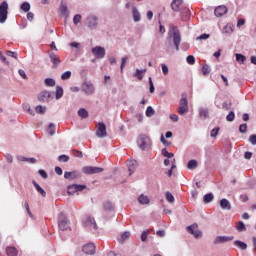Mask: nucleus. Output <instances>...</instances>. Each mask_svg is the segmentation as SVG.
I'll list each match as a JSON object with an SVG mask.
<instances>
[{
    "mask_svg": "<svg viewBox=\"0 0 256 256\" xmlns=\"http://www.w3.org/2000/svg\"><path fill=\"white\" fill-rule=\"evenodd\" d=\"M104 211H114L115 205L111 201H106L103 203Z\"/></svg>",
    "mask_w": 256,
    "mask_h": 256,
    "instance_id": "obj_30",
    "label": "nucleus"
},
{
    "mask_svg": "<svg viewBox=\"0 0 256 256\" xmlns=\"http://www.w3.org/2000/svg\"><path fill=\"white\" fill-rule=\"evenodd\" d=\"M64 179H68V181H75V179H81V173L77 171L64 172Z\"/></svg>",
    "mask_w": 256,
    "mask_h": 256,
    "instance_id": "obj_18",
    "label": "nucleus"
},
{
    "mask_svg": "<svg viewBox=\"0 0 256 256\" xmlns=\"http://www.w3.org/2000/svg\"><path fill=\"white\" fill-rule=\"evenodd\" d=\"M155 115V109L153 107L148 106L146 109V117H153Z\"/></svg>",
    "mask_w": 256,
    "mask_h": 256,
    "instance_id": "obj_44",
    "label": "nucleus"
},
{
    "mask_svg": "<svg viewBox=\"0 0 256 256\" xmlns=\"http://www.w3.org/2000/svg\"><path fill=\"white\" fill-rule=\"evenodd\" d=\"M186 61L189 65H195V56L193 55L187 56Z\"/></svg>",
    "mask_w": 256,
    "mask_h": 256,
    "instance_id": "obj_53",
    "label": "nucleus"
},
{
    "mask_svg": "<svg viewBox=\"0 0 256 256\" xmlns=\"http://www.w3.org/2000/svg\"><path fill=\"white\" fill-rule=\"evenodd\" d=\"M138 203L140 205H149V203H151V199H149V196H145L144 194H141L138 197Z\"/></svg>",
    "mask_w": 256,
    "mask_h": 256,
    "instance_id": "obj_24",
    "label": "nucleus"
},
{
    "mask_svg": "<svg viewBox=\"0 0 256 256\" xmlns=\"http://www.w3.org/2000/svg\"><path fill=\"white\" fill-rule=\"evenodd\" d=\"M249 141L252 145H256V135H251Z\"/></svg>",
    "mask_w": 256,
    "mask_h": 256,
    "instance_id": "obj_64",
    "label": "nucleus"
},
{
    "mask_svg": "<svg viewBox=\"0 0 256 256\" xmlns=\"http://www.w3.org/2000/svg\"><path fill=\"white\" fill-rule=\"evenodd\" d=\"M81 90L85 95H94L95 85L92 82L85 81L81 86Z\"/></svg>",
    "mask_w": 256,
    "mask_h": 256,
    "instance_id": "obj_7",
    "label": "nucleus"
},
{
    "mask_svg": "<svg viewBox=\"0 0 256 256\" xmlns=\"http://www.w3.org/2000/svg\"><path fill=\"white\" fill-rule=\"evenodd\" d=\"M220 207L223 211H231V202L226 198L220 200Z\"/></svg>",
    "mask_w": 256,
    "mask_h": 256,
    "instance_id": "obj_22",
    "label": "nucleus"
},
{
    "mask_svg": "<svg viewBox=\"0 0 256 256\" xmlns=\"http://www.w3.org/2000/svg\"><path fill=\"white\" fill-rule=\"evenodd\" d=\"M85 189H87V185L71 184V185L67 186V193H68V195H75V193L85 191Z\"/></svg>",
    "mask_w": 256,
    "mask_h": 256,
    "instance_id": "obj_5",
    "label": "nucleus"
},
{
    "mask_svg": "<svg viewBox=\"0 0 256 256\" xmlns=\"http://www.w3.org/2000/svg\"><path fill=\"white\" fill-rule=\"evenodd\" d=\"M126 165H127L129 175L131 176L133 175V173H135L139 164L137 163V160L132 159V160H128L126 162Z\"/></svg>",
    "mask_w": 256,
    "mask_h": 256,
    "instance_id": "obj_17",
    "label": "nucleus"
},
{
    "mask_svg": "<svg viewBox=\"0 0 256 256\" xmlns=\"http://www.w3.org/2000/svg\"><path fill=\"white\" fill-rule=\"evenodd\" d=\"M187 231L188 233H190V235H193L195 239H199V237H201L202 235L201 231L199 230V225L197 224H192L188 226Z\"/></svg>",
    "mask_w": 256,
    "mask_h": 256,
    "instance_id": "obj_13",
    "label": "nucleus"
},
{
    "mask_svg": "<svg viewBox=\"0 0 256 256\" xmlns=\"http://www.w3.org/2000/svg\"><path fill=\"white\" fill-rule=\"evenodd\" d=\"M210 35L209 34H202L199 37H197V40L200 41H207V39H209Z\"/></svg>",
    "mask_w": 256,
    "mask_h": 256,
    "instance_id": "obj_60",
    "label": "nucleus"
},
{
    "mask_svg": "<svg viewBox=\"0 0 256 256\" xmlns=\"http://www.w3.org/2000/svg\"><path fill=\"white\" fill-rule=\"evenodd\" d=\"M146 72H147V69H144V70L136 69L134 77H137V79H139V81H142L143 80V73H146Z\"/></svg>",
    "mask_w": 256,
    "mask_h": 256,
    "instance_id": "obj_34",
    "label": "nucleus"
},
{
    "mask_svg": "<svg viewBox=\"0 0 256 256\" xmlns=\"http://www.w3.org/2000/svg\"><path fill=\"white\" fill-rule=\"evenodd\" d=\"M202 73L203 75H209V73H211V66H209L208 64H205L202 67Z\"/></svg>",
    "mask_w": 256,
    "mask_h": 256,
    "instance_id": "obj_46",
    "label": "nucleus"
},
{
    "mask_svg": "<svg viewBox=\"0 0 256 256\" xmlns=\"http://www.w3.org/2000/svg\"><path fill=\"white\" fill-rule=\"evenodd\" d=\"M148 81H149V91H150V93H155V86L153 85V79L151 77H149Z\"/></svg>",
    "mask_w": 256,
    "mask_h": 256,
    "instance_id": "obj_55",
    "label": "nucleus"
},
{
    "mask_svg": "<svg viewBox=\"0 0 256 256\" xmlns=\"http://www.w3.org/2000/svg\"><path fill=\"white\" fill-rule=\"evenodd\" d=\"M165 197L168 203H175V196H173L171 192H166Z\"/></svg>",
    "mask_w": 256,
    "mask_h": 256,
    "instance_id": "obj_40",
    "label": "nucleus"
},
{
    "mask_svg": "<svg viewBox=\"0 0 256 256\" xmlns=\"http://www.w3.org/2000/svg\"><path fill=\"white\" fill-rule=\"evenodd\" d=\"M198 112H199V117L201 119H207V117H209V109L208 108H199Z\"/></svg>",
    "mask_w": 256,
    "mask_h": 256,
    "instance_id": "obj_28",
    "label": "nucleus"
},
{
    "mask_svg": "<svg viewBox=\"0 0 256 256\" xmlns=\"http://www.w3.org/2000/svg\"><path fill=\"white\" fill-rule=\"evenodd\" d=\"M99 24V19L95 15H90L86 18L85 25L88 29H97V25Z\"/></svg>",
    "mask_w": 256,
    "mask_h": 256,
    "instance_id": "obj_9",
    "label": "nucleus"
},
{
    "mask_svg": "<svg viewBox=\"0 0 256 256\" xmlns=\"http://www.w3.org/2000/svg\"><path fill=\"white\" fill-rule=\"evenodd\" d=\"M73 154L75 155V157H79L80 159H82L83 157V152L79 150H73Z\"/></svg>",
    "mask_w": 256,
    "mask_h": 256,
    "instance_id": "obj_63",
    "label": "nucleus"
},
{
    "mask_svg": "<svg viewBox=\"0 0 256 256\" xmlns=\"http://www.w3.org/2000/svg\"><path fill=\"white\" fill-rule=\"evenodd\" d=\"M171 38L176 51H179V45H181V32H179V29H177L175 26H172L168 31V39Z\"/></svg>",
    "mask_w": 256,
    "mask_h": 256,
    "instance_id": "obj_1",
    "label": "nucleus"
},
{
    "mask_svg": "<svg viewBox=\"0 0 256 256\" xmlns=\"http://www.w3.org/2000/svg\"><path fill=\"white\" fill-rule=\"evenodd\" d=\"M162 155L163 157H167V159H172V157H175L174 153H170L165 148L162 149Z\"/></svg>",
    "mask_w": 256,
    "mask_h": 256,
    "instance_id": "obj_43",
    "label": "nucleus"
},
{
    "mask_svg": "<svg viewBox=\"0 0 256 256\" xmlns=\"http://www.w3.org/2000/svg\"><path fill=\"white\" fill-rule=\"evenodd\" d=\"M138 145L142 151H145V149L151 146V138L145 135L140 136L138 139Z\"/></svg>",
    "mask_w": 256,
    "mask_h": 256,
    "instance_id": "obj_10",
    "label": "nucleus"
},
{
    "mask_svg": "<svg viewBox=\"0 0 256 256\" xmlns=\"http://www.w3.org/2000/svg\"><path fill=\"white\" fill-rule=\"evenodd\" d=\"M78 117H80L81 119H88L89 111H87V109H85V108H80L78 110Z\"/></svg>",
    "mask_w": 256,
    "mask_h": 256,
    "instance_id": "obj_29",
    "label": "nucleus"
},
{
    "mask_svg": "<svg viewBox=\"0 0 256 256\" xmlns=\"http://www.w3.org/2000/svg\"><path fill=\"white\" fill-rule=\"evenodd\" d=\"M132 17H133L134 23H139V21H141V13H139V10H137V7H133Z\"/></svg>",
    "mask_w": 256,
    "mask_h": 256,
    "instance_id": "obj_25",
    "label": "nucleus"
},
{
    "mask_svg": "<svg viewBox=\"0 0 256 256\" xmlns=\"http://www.w3.org/2000/svg\"><path fill=\"white\" fill-rule=\"evenodd\" d=\"M213 199H214L213 193H208V194L204 195V197H203L204 203H211V201H213Z\"/></svg>",
    "mask_w": 256,
    "mask_h": 256,
    "instance_id": "obj_39",
    "label": "nucleus"
},
{
    "mask_svg": "<svg viewBox=\"0 0 256 256\" xmlns=\"http://www.w3.org/2000/svg\"><path fill=\"white\" fill-rule=\"evenodd\" d=\"M20 9L24 11V13H29V11H31V4L24 2L21 4Z\"/></svg>",
    "mask_w": 256,
    "mask_h": 256,
    "instance_id": "obj_36",
    "label": "nucleus"
},
{
    "mask_svg": "<svg viewBox=\"0 0 256 256\" xmlns=\"http://www.w3.org/2000/svg\"><path fill=\"white\" fill-rule=\"evenodd\" d=\"M24 111H27L30 115H35V112L31 109V106L28 103L22 105Z\"/></svg>",
    "mask_w": 256,
    "mask_h": 256,
    "instance_id": "obj_42",
    "label": "nucleus"
},
{
    "mask_svg": "<svg viewBox=\"0 0 256 256\" xmlns=\"http://www.w3.org/2000/svg\"><path fill=\"white\" fill-rule=\"evenodd\" d=\"M129 59V57L127 56H124L122 58V62H121V66H120V71L121 73H123V70L125 69V63H127V60Z\"/></svg>",
    "mask_w": 256,
    "mask_h": 256,
    "instance_id": "obj_54",
    "label": "nucleus"
},
{
    "mask_svg": "<svg viewBox=\"0 0 256 256\" xmlns=\"http://www.w3.org/2000/svg\"><path fill=\"white\" fill-rule=\"evenodd\" d=\"M60 15L62 17H65V19H69V16L71 15V12L69 11V8L67 7V4L61 3L60 5Z\"/></svg>",
    "mask_w": 256,
    "mask_h": 256,
    "instance_id": "obj_20",
    "label": "nucleus"
},
{
    "mask_svg": "<svg viewBox=\"0 0 256 256\" xmlns=\"http://www.w3.org/2000/svg\"><path fill=\"white\" fill-rule=\"evenodd\" d=\"M163 75H169V67L167 64H161Z\"/></svg>",
    "mask_w": 256,
    "mask_h": 256,
    "instance_id": "obj_57",
    "label": "nucleus"
},
{
    "mask_svg": "<svg viewBox=\"0 0 256 256\" xmlns=\"http://www.w3.org/2000/svg\"><path fill=\"white\" fill-rule=\"evenodd\" d=\"M104 169L97 166H85L82 168V172L85 173V175H95L97 173H103Z\"/></svg>",
    "mask_w": 256,
    "mask_h": 256,
    "instance_id": "obj_8",
    "label": "nucleus"
},
{
    "mask_svg": "<svg viewBox=\"0 0 256 256\" xmlns=\"http://www.w3.org/2000/svg\"><path fill=\"white\" fill-rule=\"evenodd\" d=\"M235 57H236V61L240 65H243V63H245V61H247V57H245V55H243V54H235Z\"/></svg>",
    "mask_w": 256,
    "mask_h": 256,
    "instance_id": "obj_35",
    "label": "nucleus"
},
{
    "mask_svg": "<svg viewBox=\"0 0 256 256\" xmlns=\"http://www.w3.org/2000/svg\"><path fill=\"white\" fill-rule=\"evenodd\" d=\"M240 133H247V124H242L239 126Z\"/></svg>",
    "mask_w": 256,
    "mask_h": 256,
    "instance_id": "obj_61",
    "label": "nucleus"
},
{
    "mask_svg": "<svg viewBox=\"0 0 256 256\" xmlns=\"http://www.w3.org/2000/svg\"><path fill=\"white\" fill-rule=\"evenodd\" d=\"M219 135V127L211 130L210 137H217Z\"/></svg>",
    "mask_w": 256,
    "mask_h": 256,
    "instance_id": "obj_58",
    "label": "nucleus"
},
{
    "mask_svg": "<svg viewBox=\"0 0 256 256\" xmlns=\"http://www.w3.org/2000/svg\"><path fill=\"white\" fill-rule=\"evenodd\" d=\"M188 169H197V160H190L187 164Z\"/></svg>",
    "mask_w": 256,
    "mask_h": 256,
    "instance_id": "obj_45",
    "label": "nucleus"
},
{
    "mask_svg": "<svg viewBox=\"0 0 256 256\" xmlns=\"http://www.w3.org/2000/svg\"><path fill=\"white\" fill-rule=\"evenodd\" d=\"M55 97H56L57 101H59V99H61V97H63V87H61V86L56 87Z\"/></svg>",
    "mask_w": 256,
    "mask_h": 256,
    "instance_id": "obj_33",
    "label": "nucleus"
},
{
    "mask_svg": "<svg viewBox=\"0 0 256 256\" xmlns=\"http://www.w3.org/2000/svg\"><path fill=\"white\" fill-rule=\"evenodd\" d=\"M48 55L51 63L53 64L52 65L53 69H57V67L61 65V58H59V56L54 52H48Z\"/></svg>",
    "mask_w": 256,
    "mask_h": 256,
    "instance_id": "obj_16",
    "label": "nucleus"
},
{
    "mask_svg": "<svg viewBox=\"0 0 256 256\" xmlns=\"http://www.w3.org/2000/svg\"><path fill=\"white\" fill-rule=\"evenodd\" d=\"M48 133L51 136L55 135V124H53V123L49 124V126H48Z\"/></svg>",
    "mask_w": 256,
    "mask_h": 256,
    "instance_id": "obj_49",
    "label": "nucleus"
},
{
    "mask_svg": "<svg viewBox=\"0 0 256 256\" xmlns=\"http://www.w3.org/2000/svg\"><path fill=\"white\" fill-rule=\"evenodd\" d=\"M148 235H149V231L148 230L143 231L142 235H141V241H143L145 243L147 241Z\"/></svg>",
    "mask_w": 256,
    "mask_h": 256,
    "instance_id": "obj_56",
    "label": "nucleus"
},
{
    "mask_svg": "<svg viewBox=\"0 0 256 256\" xmlns=\"http://www.w3.org/2000/svg\"><path fill=\"white\" fill-rule=\"evenodd\" d=\"M18 161L26 162V163H35V158H26L25 156H18Z\"/></svg>",
    "mask_w": 256,
    "mask_h": 256,
    "instance_id": "obj_37",
    "label": "nucleus"
},
{
    "mask_svg": "<svg viewBox=\"0 0 256 256\" xmlns=\"http://www.w3.org/2000/svg\"><path fill=\"white\" fill-rule=\"evenodd\" d=\"M6 55H8V57H13L14 59H17V52H13L11 50H7L6 51Z\"/></svg>",
    "mask_w": 256,
    "mask_h": 256,
    "instance_id": "obj_59",
    "label": "nucleus"
},
{
    "mask_svg": "<svg viewBox=\"0 0 256 256\" xmlns=\"http://www.w3.org/2000/svg\"><path fill=\"white\" fill-rule=\"evenodd\" d=\"M81 19H82L81 14H76L73 18L74 25H79V23H81Z\"/></svg>",
    "mask_w": 256,
    "mask_h": 256,
    "instance_id": "obj_51",
    "label": "nucleus"
},
{
    "mask_svg": "<svg viewBox=\"0 0 256 256\" xmlns=\"http://www.w3.org/2000/svg\"><path fill=\"white\" fill-rule=\"evenodd\" d=\"M178 113L182 116L186 115V113H189V101L187 100V98L180 99Z\"/></svg>",
    "mask_w": 256,
    "mask_h": 256,
    "instance_id": "obj_6",
    "label": "nucleus"
},
{
    "mask_svg": "<svg viewBox=\"0 0 256 256\" xmlns=\"http://www.w3.org/2000/svg\"><path fill=\"white\" fill-rule=\"evenodd\" d=\"M82 251L86 255H94V253H95V244L88 243V244L84 245L83 248H82Z\"/></svg>",
    "mask_w": 256,
    "mask_h": 256,
    "instance_id": "obj_19",
    "label": "nucleus"
},
{
    "mask_svg": "<svg viewBox=\"0 0 256 256\" xmlns=\"http://www.w3.org/2000/svg\"><path fill=\"white\" fill-rule=\"evenodd\" d=\"M91 53L96 57V59H103L105 57V48L101 46H95L92 48Z\"/></svg>",
    "mask_w": 256,
    "mask_h": 256,
    "instance_id": "obj_15",
    "label": "nucleus"
},
{
    "mask_svg": "<svg viewBox=\"0 0 256 256\" xmlns=\"http://www.w3.org/2000/svg\"><path fill=\"white\" fill-rule=\"evenodd\" d=\"M235 239V236H217L214 239V245H223V243H229Z\"/></svg>",
    "mask_w": 256,
    "mask_h": 256,
    "instance_id": "obj_14",
    "label": "nucleus"
},
{
    "mask_svg": "<svg viewBox=\"0 0 256 256\" xmlns=\"http://www.w3.org/2000/svg\"><path fill=\"white\" fill-rule=\"evenodd\" d=\"M236 229L239 233H243V231H247V227L245 226V223H243V221H239L236 224Z\"/></svg>",
    "mask_w": 256,
    "mask_h": 256,
    "instance_id": "obj_32",
    "label": "nucleus"
},
{
    "mask_svg": "<svg viewBox=\"0 0 256 256\" xmlns=\"http://www.w3.org/2000/svg\"><path fill=\"white\" fill-rule=\"evenodd\" d=\"M6 254L7 256H17L19 255V251L17 250V248L9 246L6 248Z\"/></svg>",
    "mask_w": 256,
    "mask_h": 256,
    "instance_id": "obj_27",
    "label": "nucleus"
},
{
    "mask_svg": "<svg viewBox=\"0 0 256 256\" xmlns=\"http://www.w3.org/2000/svg\"><path fill=\"white\" fill-rule=\"evenodd\" d=\"M58 161H60V163H67L69 161V156L63 154V155H60L58 157Z\"/></svg>",
    "mask_w": 256,
    "mask_h": 256,
    "instance_id": "obj_50",
    "label": "nucleus"
},
{
    "mask_svg": "<svg viewBox=\"0 0 256 256\" xmlns=\"http://www.w3.org/2000/svg\"><path fill=\"white\" fill-rule=\"evenodd\" d=\"M129 237H131V232H124L122 235H121V238H120V241H127V239H129Z\"/></svg>",
    "mask_w": 256,
    "mask_h": 256,
    "instance_id": "obj_52",
    "label": "nucleus"
},
{
    "mask_svg": "<svg viewBox=\"0 0 256 256\" xmlns=\"http://www.w3.org/2000/svg\"><path fill=\"white\" fill-rule=\"evenodd\" d=\"M82 224H83V227H85L89 231H92L93 233H95V231L99 229V226H97V222H95V218L91 216L84 217L82 220Z\"/></svg>",
    "mask_w": 256,
    "mask_h": 256,
    "instance_id": "obj_2",
    "label": "nucleus"
},
{
    "mask_svg": "<svg viewBox=\"0 0 256 256\" xmlns=\"http://www.w3.org/2000/svg\"><path fill=\"white\" fill-rule=\"evenodd\" d=\"M9 15V3L4 1L0 4V23H5L7 21V16Z\"/></svg>",
    "mask_w": 256,
    "mask_h": 256,
    "instance_id": "obj_4",
    "label": "nucleus"
},
{
    "mask_svg": "<svg viewBox=\"0 0 256 256\" xmlns=\"http://www.w3.org/2000/svg\"><path fill=\"white\" fill-rule=\"evenodd\" d=\"M96 136L99 137V139L107 137V126L105 125V123H98Z\"/></svg>",
    "mask_w": 256,
    "mask_h": 256,
    "instance_id": "obj_12",
    "label": "nucleus"
},
{
    "mask_svg": "<svg viewBox=\"0 0 256 256\" xmlns=\"http://www.w3.org/2000/svg\"><path fill=\"white\" fill-rule=\"evenodd\" d=\"M51 99H53V92L51 93L47 90L42 91L38 95V101H40V103H49V101H51Z\"/></svg>",
    "mask_w": 256,
    "mask_h": 256,
    "instance_id": "obj_11",
    "label": "nucleus"
},
{
    "mask_svg": "<svg viewBox=\"0 0 256 256\" xmlns=\"http://www.w3.org/2000/svg\"><path fill=\"white\" fill-rule=\"evenodd\" d=\"M181 5H183V0H174L171 4L173 11H179Z\"/></svg>",
    "mask_w": 256,
    "mask_h": 256,
    "instance_id": "obj_31",
    "label": "nucleus"
},
{
    "mask_svg": "<svg viewBox=\"0 0 256 256\" xmlns=\"http://www.w3.org/2000/svg\"><path fill=\"white\" fill-rule=\"evenodd\" d=\"M44 83L47 87H55V79L53 78H46Z\"/></svg>",
    "mask_w": 256,
    "mask_h": 256,
    "instance_id": "obj_41",
    "label": "nucleus"
},
{
    "mask_svg": "<svg viewBox=\"0 0 256 256\" xmlns=\"http://www.w3.org/2000/svg\"><path fill=\"white\" fill-rule=\"evenodd\" d=\"M227 13V6L221 5L214 10L216 17H223Z\"/></svg>",
    "mask_w": 256,
    "mask_h": 256,
    "instance_id": "obj_21",
    "label": "nucleus"
},
{
    "mask_svg": "<svg viewBox=\"0 0 256 256\" xmlns=\"http://www.w3.org/2000/svg\"><path fill=\"white\" fill-rule=\"evenodd\" d=\"M226 121H229L230 123L235 121V112L231 111L227 116H226Z\"/></svg>",
    "mask_w": 256,
    "mask_h": 256,
    "instance_id": "obj_48",
    "label": "nucleus"
},
{
    "mask_svg": "<svg viewBox=\"0 0 256 256\" xmlns=\"http://www.w3.org/2000/svg\"><path fill=\"white\" fill-rule=\"evenodd\" d=\"M170 119L174 123H177V121H179V116L177 114H170Z\"/></svg>",
    "mask_w": 256,
    "mask_h": 256,
    "instance_id": "obj_62",
    "label": "nucleus"
},
{
    "mask_svg": "<svg viewBox=\"0 0 256 256\" xmlns=\"http://www.w3.org/2000/svg\"><path fill=\"white\" fill-rule=\"evenodd\" d=\"M35 111L39 115H44L45 111H47V107L38 105V106H36Z\"/></svg>",
    "mask_w": 256,
    "mask_h": 256,
    "instance_id": "obj_38",
    "label": "nucleus"
},
{
    "mask_svg": "<svg viewBox=\"0 0 256 256\" xmlns=\"http://www.w3.org/2000/svg\"><path fill=\"white\" fill-rule=\"evenodd\" d=\"M62 81H67V79H71V71H66L61 75Z\"/></svg>",
    "mask_w": 256,
    "mask_h": 256,
    "instance_id": "obj_47",
    "label": "nucleus"
},
{
    "mask_svg": "<svg viewBox=\"0 0 256 256\" xmlns=\"http://www.w3.org/2000/svg\"><path fill=\"white\" fill-rule=\"evenodd\" d=\"M32 183H33V186L35 187L37 193L42 195V197H47V192H45V190L36 181H33Z\"/></svg>",
    "mask_w": 256,
    "mask_h": 256,
    "instance_id": "obj_26",
    "label": "nucleus"
},
{
    "mask_svg": "<svg viewBox=\"0 0 256 256\" xmlns=\"http://www.w3.org/2000/svg\"><path fill=\"white\" fill-rule=\"evenodd\" d=\"M234 247H237L240 249V251H247V243L241 241V240H235L233 242Z\"/></svg>",
    "mask_w": 256,
    "mask_h": 256,
    "instance_id": "obj_23",
    "label": "nucleus"
},
{
    "mask_svg": "<svg viewBox=\"0 0 256 256\" xmlns=\"http://www.w3.org/2000/svg\"><path fill=\"white\" fill-rule=\"evenodd\" d=\"M69 219H67V216L63 213H60L58 215V228L60 229V231H67V229H69Z\"/></svg>",
    "mask_w": 256,
    "mask_h": 256,
    "instance_id": "obj_3",
    "label": "nucleus"
}]
</instances>
